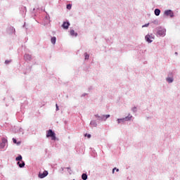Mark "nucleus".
<instances>
[{
  "mask_svg": "<svg viewBox=\"0 0 180 180\" xmlns=\"http://www.w3.org/2000/svg\"><path fill=\"white\" fill-rule=\"evenodd\" d=\"M95 117L98 120L99 122H105L108 117H110V115H95Z\"/></svg>",
  "mask_w": 180,
  "mask_h": 180,
  "instance_id": "nucleus-1",
  "label": "nucleus"
},
{
  "mask_svg": "<svg viewBox=\"0 0 180 180\" xmlns=\"http://www.w3.org/2000/svg\"><path fill=\"white\" fill-rule=\"evenodd\" d=\"M46 137H51V140H53V141H56V140H57L56 133H54V131H53V130L51 129H49L46 131Z\"/></svg>",
  "mask_w": 180,
  "mask_h": 180,
  "instance_id": "nucleus-2",
  "label": "nucleus"
},
{
  "mask_svg": "<svg viewBox=\"0 0 180 180\" xmlns=\"http://www.w3.org/2000/svg\"><path fill=\"white\" fill-rule=\"evenodd\" d=\"M167 30L164 28H157L156 29V36L162 37L165 36V32Z\"/></svg>",
  "mask_w": 180,
  "mask_h": 180,
  "instance_id": "nucleus-3",
  "label": "nucleus"
},
{
  "mask_svg": "<svg viewBox=\"0 0 180 180\" xmlns=\"http://www.w3.org/2000/svg\"><path fill=\"white\" fill-rule=\"evenodd\" d=\"M154 37H155L154 34H147L145 37V39L146 41H148V43H153V40H154Z\"/></svg>",
  "mask_w": 180,
  "mask_h": 180,
  "instance_id": "nucleus-4",
  "label": "nucleus"
},
{
  "mask_svg": "<svg viewBox=\"0 0 180 180\" xmlns=\"http://www.w3.org/2000/svg\"><path fill=\"white\" fill-rule=\"evenodd\" d=\"M8 144V139L6 138H2L0 143V149L5 148V146Z\"/></svg>",
  "mask_w": 180,
  "mask_h": 180,
  "instance_id": "nucleus-5",
  "label": "nucleus"
},
{
  "mask_svg": "<svg viewBox=\"0 0 180 180\" xmlns=\"http://www.w3.org/2000/svg\"><path fill=\"white\" fill-rule=\"evenodd\" d=\"M48 175H49V172L44 170L43 173L41 172L39 173V178H41V179L46 178V176H47Z\"/></svg>",
  "mask_w": 180,
  "mask_h": 180,
  "instance_id": "nucleus-6",
  "label": "nucleus"
},
{
  "mask_svg": "<svg viewBox=\"0 0 180 180\" xmlns=\"http://www.w3.org/2000/svg\"><path fill=\"white\" fill-rule=\"evenodd\" d=\"M165 15L166 16H169L170 18H174V12L171 10H167L165 11Z\"/></svg>",
  "mask_w": 180,
  "mask_h": 180,
  "instance_id": "nucleus-7",
  "label": "nucleus"
},
{
  "mask_svg": "<svg viewBox=\"0 0 180 180\" xmlns=\"http://www.w3.org/2000/svg\"><path fill=\"white\" fill-rule=\"evenodd\" d=\"M132 117H133V116L129 115L127 117H126L124 118H121L120 122H121V123H124V122H127V121L130 120Z\"/></svg>",
  "mask_w": 180,
  "mask_h": 180,
  "instance_id": "nucleus-8",
  "label": "nucleus"
},
{
  "mask_svg": "<svg viewBox=\"0 0 180 180\" xmlns=\"http://www.w3.org/2000/svg\"><path fill=\"white\" fill-rule=\"evenodd\" d=\"M62 27H63V29H68V27H70V22H64Z\"/></svg>",
  "mask_w": 180,
  "mask_h": 180,
  "instance_id": "nucleus-9",
  "label": "nucleus"
},
{
  "mask_svg": "<svg viewBox=\"0 0 180 180\" xmlns=\"http://www.w3.org/2000/svg\"><path fill=\"white\" fill-rule=\"evenodd\" d=\"M24 58H25V60H26L30 61V60H32V56L30 55V54L26 53V54L24 56Z\"/></svg>",
  "mask_w": 180,
  "mask_h": 180,
  "instance_id": "nucleus-10",
  "label": "nucleus"
},
{
  "mask_svg": "<svg viewBox=\"0 0 180 180\" xmlns=\"http://www.w3.org/2000/svg\"><path fill=\"white\" fill-rule=\"evenodd\" d=\"M166 81L169 84H172V82H174V77H167V79H166Z\"/></svg>",
  "mask_w": 180,
  "mask_h": 180,
  "instance_id": "nucleus-11",
  "label": "nucleus"
},
{
  "mask_svg": "<svg viewBox=\"0 0 180 180\" xmlns=\"http://www.w3.org/2000/svg\"><path fill=\"white\" fill-rule=\"evenodd\" d=\"M18 165L20 167V168H23L25 167V162L20 160V162H18Z\"/></svg>",
  "mask_w": 180,
  "mask_h": 180,
  "instance_id": "nucleus-12",
  "label": "nucleus"
},
{
  "mask_svg": "<svg viewBox=\"0 0 180 180\" xmlns=\"http://www.w3.org/2000/svg\"><path fill=\"white\" fill-rule=\"evenodd\" d=\"M90 126H91L92 127H96V126H98V124L96 123V121L92 120L90 122Z\"/></svg>",
  "mask_w": 180,
  "mask_h": 180,
  "instance_id": "nucleus-13",
  "label": "nucleus"
},
{
  "mask_svg": "<svg viewBox=\"0 0 180 180\" xmlns=\"http://www.w3.org/2000/svg\"><path fill=\"white\" fill-rule=\"evenodd\" d=\"M160 13H161V11L158 8L155 9V15L156 16H160Z\"/></svg>",
  "mask_w": 180,
  "mask_h": 180,
  "instance_id": "nucleus-14",
  "label": "nucleus"
},
{
  "mask_svg": "<svg viewBox=\"0 0 180 180\" xmlns=\"http://www.w3.org/2000/svg\"><path fill=\"white\" fill-rule=\"evenodd\" d=\"M70 36H75L76 37L77 36H78V34L75 33V31H74V30H70Z\"/></svg>",
  "mask_w": 180,
  "mask_h": 180,
  "instance_id": "nucleus-15",
  "label": "nucleus"
},
{
  "mask_svg": "<svg viewBox=\"0 0 180 180\" xmlns=\"http://www.w3.org/2000/svg\"><path fill=\"white\" fill-rule=\"evenodd\" d=\"M82 179H83V180H86V179H88V175H86V174L84 173V174L82 175Z\"/></svg>",
  "mask_w": 180,
  "mask_h": 180,
  "instance_id": "nucleus-16",
  "label": "nucleus"
},
{
  "mask_svg": "<svg viewBox=\"0 0 180 180\" xmlns=\"http://www.w3.org/2000/svg\"><path fill=\"white\" fill-rule=\"evenodd\" d=\"M56 40H57V39L55 37H52L51 39V41L52 44H54L56 43Z\"/></svg>",
  "mask_w": 180,
  "mask_h": 180,
  "instance_id": "nucleus-17",
  "label": "nucleus"
},
{
  "mask_svg": "<svg viewBox=\"0 0 180 180\" xmlns=\"http://www.w3.org/2000/svg\"><path fill=\"white\" fill-rule=\"evenodd\" d=\"M15 160L16 161H18V162L22 161V155H20L18 157L15 158Z\"/></svg>",
  "mask_w": 180,
  "mask_h": 180,
  "instance_id": "nucleus-18",
  "label": "nucleus"
},
{
  "mask_svg": "<svg viewBox=\"0 0 180 180\" xmlns=\"http://www.w3.org/2000/svg\"><path fill=\"white\" fill-rule=\"evenodd\" d=\"M84 56H85V60H89V55L87 53H85Z\"/></svg>",
  "mask_w": 180,
  "mask_h": 180,
  "instance_id": "nucleus-19",
  "label": "nucleus"
},
{
  "mask_svg": "<svg viewBox=\"0 0 180 180\" xmlns=\"http://www.w3.org/2000/svg\"><path fill=\"white\" fill-rule=\"evenodd\" d=\"M148 26H150V23L143 25L142 27H148Z\"/></svg>",
  "mask_w": 180,
  "mask_h": 180,
  "instance_id": "nucleus-20",
  "label": "nucleus"
},
{
  "mask_svg": "<svg viewBox=\"0 0 180 180\" xmlns=\"http://www.w3.org/2000/svg\"><path fill=\"white\" fill-rule=\"evenodd\" d=\"M168 77H174V73L169 72V73L168 74Z\"/></svg>",
  "mask_w": 180,
  "mask_h": 180,
  "instance_id": "nucleus-21",
  "label": "nucleus"
},
{
  "mask_svg": "<svg viewBox=\"0 0 180 180\" xmlns=\"http://www.w3.org/2000/svg\"><path fill=\"white\" fill-rule=\"evenodd\" d=\"M132 111H134V112H137V108L134 107V108H132Z\"/></svg>",
  "mask_w": 180,
  "mask_h": 180,
  "instance_id": "nucleus-22",
  "label": "nucleus"
},
{
  "mask_svg": "<svg viewBox=\"0 0 180 180\" xmlns=\"http://www.w3.org/2000/svg\"><path fill=\"white\" fill-rule=\"evenodd\" d=\"M115 169H116L117 172H119V169L114 168L112 169V174H115Z\"/></svg>",
  "mask_w": 180,
  "mask_h": 180,
  "instance_id": "nucleus-23",
  "label": "nucleus"
},
{
  "mask_svg": "<svg viewBox=\"0 0 180 180\" xmlns=\"http://www.w3.org/2000/svg\"><path fill=\"white\" fill-rule=\"evenodd\" d=\"M121 120H120V119L117 120V122L118 124H120Z\"/></svg>",
  "mask_w": 180,
  "mask_h": 180,
  "instance_id": "nucleus-24",
  "label": "nucleus"
},
{
  "mask_svg": "<svg viewBox=\"0 0 180 180\" xmlns=\"http://www.w3.org/2000/svg\"><path fill=\"white\" fill-rule=\"evenodd\" d=\"M67 9H71V4L67 5Z\"/></svg>",
  "mask_w": 180,
  "mask_h": 180,
  "instance_id": "nucleus-25",
  "label": "nucleus"
},
{
  "mask_svg": "<svg viewBox=\"0 0 180 180\" xmlns=\"http://www.w3.org/2000/svg\"><path fill=\"white\" fill-rule=\"evenodd\" d=\"M10 63H11L10 60H6V61H5V63H6V64H9Z\"/></svg>",
  "mask_w": 180,
  "mask_h": 180,
  "instance_id": "nucleus-26",
  "label": "nucleus"
},
{
  "mask_svg": "<svg viewBox=\"0 0 180 180\" xmlns=\"http://www.w3.org/2000/svg\"><path fill=\"white\" fill-rule=\"evenodd\" d=\"M13 141L15 144H16V139H15V138L13 139Z\"/></svg>",
  "mask_w": 180,
  "mask_h": 180,
  "instance_id": "nucleus-27",
  "label": "nucleus"
},
{
  "mask_svg": "<svg viewBox=\"0 0 180 180\" xmlns=\"http://www.w3.org/2000/svg\"><path fill=\"white\" fill-rule=\"evenodd\" d=\"M11 29L12 32H15V28H13V27H11Z\"/></svg>",
  "mask_w": 180,
  "mask_h": 180,
  "instance_id": "nucleus-28",
  "label": "nucleus"
},
{
  "mask_svg": "<svg viewBox=\"0 0 180 180\" xmlns=\"http://www.w3.org/2000/svg\"><path fill=\"white\" fill-rule=\"evenodd\" d=\"M56 110H58V105H56Z\"/></svg>",
  "mask_w": 180,
  "mask_h": 180,
  "instance_id": "nucleus-29",
  "label": "nucleus"
},
{
  "mask_svg": "<svg viewBox=\"0 0 180 180\" xmlns=\"http://www.w3.org/2000/svg\"><path fill=\"white\" fill-rule=\"evenodd\" d=\"M88 139H91V134L88 135Z\"/></svg>",
  "mask_w": 180,
  "mask_h": 180,
  "instance_id": "nucleus-30",
  "label": "nucleus"
},
{
  "mask_svg": "<svg viewBox=\"0 0 180 180\" xmlns=\"http://www.w3.org/2000/svg\"><path fill=\"white\" fill-rule=\"evenodd\" d=\"M153 23H157V21H154Z\"/></svg>",
  "mask_w": 180,
  "mask_h": 180,
  "instance_id": "nucleus-31",
  "label": "nucleus"
},
{
  "mask_svg": "<svg viewBox=\"0 0 180 180\" xmlns=\"http://www.w3.org/2000/svg\"><path fill=\"white\" fill-rule=\"evenodd\" d=\"M175 54H178V53L176 52Z\"/></svg>",
  "mask_w": 180,
  "mask_h": 180,
  "instance_id": "nucleus-32",
  "label": "nucleus"
}]
</instances>
